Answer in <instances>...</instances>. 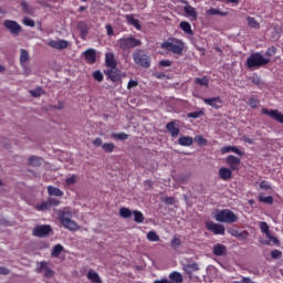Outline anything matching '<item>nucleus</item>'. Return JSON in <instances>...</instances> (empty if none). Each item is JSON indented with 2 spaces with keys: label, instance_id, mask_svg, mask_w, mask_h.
Masks as SVG:
<instances>
[{
  "label": "nucleus",
  "instance_id": "338daca9",
  "mask_svg": "<svg viewBox=\"0 0 283 283\" xmlns=\"http://www.w3.org/2000/svg\"><path fill=\"white\" fill-rule=\"evenodd\" d=\"M0 275H10V269L0 266Z\"/></svg>",
  "mask_w": 283,
  "mask_h": 283
},
{
  "label": "nucleus",
  "instance_id": "f8f14e48",
  "mask_svg": "<svg viewBox=\"0 0 283 283\" xmlns=\"http://www.w3.org/2000/svg\"><path fill=\"white\" fill-rule=\"evenodd\" d=\"M48 45L49 48H53V50H67L70 42L66 40H50Z\"/></svg>",
  "mask_w": 283,
  "mask_h": 283
},
{
  "label": "nucleus",
  "instance_id": "5701e85b",
  "mask_svg": "<svg viewBox=\"0 0 283 283\" xmlns=\"http://www.w3.org/2000/svg\"><path fill=\"white\" fill-rule=\"evenodd\" d=\"M106 59H105V63H106V66L109 69L112 67H116L117 63H116V59L114 57V53L112 52H108L106 53Z\"/></svg>",
  "mask_w": 283,
  "mask_h": 283
},
{
  "label": "nucleus",
  "instance_id": "c03bdc74",
  "mask_svg": "<svg viewBox=\"0 0 283 283\" xmlns=\"http://www.w3.org/2000/svg\"><path fill=\"white\" fill-rule=\"evenodd\" d=\"M260 229H261L262 233H265V235H269V233H271L269 231V224L264 221L260 222Z\"/></svg>",
  "mask_w": 283,
  "mask_h": 283
},
{
  "label": "nucleus",
  "instance_id": "6e6d98bb",
  "mask_svg": "<svg viewBox=\"0 0 283 283\" xmlns=\"http://www.w3.org/2000/svg\"><path fill=\"white\" fill-rule=\"evenodd\" d=\"M49 205L50 207H59V205H61V201L59 199L55 198H49Z\"/></svg>",
  "mask_w": 283,
  "mask_h": 283
},
{
  "label": "nucleus",
  "instance_id": "0e129e2a",
  "mask_svg": "<svg viewBox=\"0 0 283 283\" xmlns=\"http://www.w3.org/2000/svg\"><path fill=\"white\" fill-rule=\"evenodd\" d=\"M21 8H22V10H23V12H24L25 14H30V9L28 8V2L22 1V2H21Z\"/></svg>",
  "mask_w": 283,
  "mask_h": 283
},
{
  "label": "nucleus",
  "instance_id": "ddd939ff",
  "mask_svg": "<svg viewBox=\"0 0 283 283\" xmlns=\"http://www.w3.org/2000/svg\"><path fill=\"white\" fill-rule=\"evenodd\" d=\"M226 163L227 165H229L230 169L232 171H240V158L233 156V155H229L227 158H226Z\"/></svg>",
  "mask_w": 283,
  "mask_h": 283
},
{
  "label": "nucleus",
  "instance_id": "c85d7f7f",
  "mask_svg": "<svg viewBox=\"0 0 283 283\" xmlns=\"http://www.w3.org/2000/svg\"><path fill=\"white\" fill-rule=\"evenodd\" d=\"M126 21L129 23V25H134L136 30H140V21H138V19H135L133 14H127Z\"/></svg>",
  "mask_w": 283,
  "mask_h": 283
},
{
  "label": "nucleus",
  "instance_id": "de8ad7c7",
  "mask_svg": "<svg viewBox=\"0 0 283 283\" xmlns=\"http://www.w3.org/2000/svg\"><path fill=\"white\" fill-rule=\"evenodd\" d=\"M93 78L97 81L98 83H102L103 81V73L101 71H95L93 73Z\"/></svg>",
  "mask_w": 283,
  "mask_h": 283
},
{
  "label": "nucleus",
  "instance_id": "a18cd8bd",
  "mask_svg": "<svg viewBox=\"0 0 283 283\" xmlns=\"http://www.w3.org/2000/svg\"><path fill=\"white\" fill-rule=\"evenodd\" d=\"M113 138H117V140H127V138H129V135L125 133H117L113 134Z\"/></svg>",
  "mask_w": 283,
  "mask_h": 283
},
{
  "label": "nucleus",
  "instance_id": "58836bf2",
  "mask_svg": "<svg viewBox=\"0 0 283 283\" xmlns=\"http://www.w3.org/2000/svg\"><path fill=\"white\" fill-rule=\"evenodd\" d=\"M38 211H48V209H51L50 200L42 201L40 205L36 206Z\"/></svg>",
  "mask_w": 283,
  "mask_h": 283
},
{
  "label": "nucleus",
  "instance_id": "f257e3e1",
  "mask_svg": "<svg viewBox=\"0 0 283 283\" xmlns=\"http://www.w3.org/2000/svg\"><path fill=\"white\" fill-rule=\"evenodd\" d=\"M271 63V59L264 57L262 53H252L245 62L248 70H258L259 67H264V65H269Z\"/></svg>",
  "mask_w": 283,
  "mask_h": 283
},
{
  "label": "nucleus",
  "instance_id": "cd10ccee",
  "mask_svg": "<svg viewBox=\"0 0 283 283\" xmlns=\"http://www.w3.org/2000/svg\"><path fill=\"white\" fill-rule=\"evenodd\" d=\"M219 176L222 180H229L231 179L232 172L231 169L222 167L219 169Z\"/></svg>",
  "mask_w": 283,
  "mask_h": 283
},
{
  "label": "nucleus",
  "instance_id": "c9c22d12",
  "mask_svg": "<svg viewBox=\"0 0 283 283\" xmlns=\"http://www.w3.org/2000/svg\"><path fill=\"white\" fill-rule=\"evenodd\" d=\"M249 28H254L260 30V22L255 20V18L248 17L247 18Z\"/></svg>",
  "mask_w": 283,
  "mask_h": 283
},
{
  "label": "nucleus",
  "instance_id": "a878e982",
  "mask_svg": "<svg viewBox=\"0 0 283 283\" xmlns=\"http://www.w3.org/2000/svg\"><path fill=\"white\" fill-rule=\"evenodd\" d=\"M184 11H185L186 15L191 17L193 19V21H196V19H198V12L196 11V8L187 4L184 8Z\"/></svg>",
  "mask_w": 283,
  "mask_h": 283
},
{
  "label": "nucleus",
  "instance_id": "0eeeda50",
  "mask_svg": "<svg viewBox=\"0 0 283 283\" xmlns=\"http://www.w3.org/2000/svg\"><path fill=\"white\" fill-rule=\"evenodd\" d=\"M3 25L6 30H8L10 34H12V36H19V33L23 31L21 24H19L14 20H4Z\"/></svg>",
  "mask_w": 283,
  "mask_h": 283
},
{
  "label": "nucleus",
  "instance_id": "49530a36",
  "mask_svg": "<svg viewBox=\"0 0 283 283\" xmlns=\"http://www.w3.org/2000/svg\"><path fill=\"white\" fill-rule=\"evenodd\" d=\"M30 94L31 96H33V98H39L41 94H43V90L41 88L31 90Z\"/></svg>",
  "mask_w": 283,
  "mask_h": 283
},
{
  "label": "nucleus",
  "instance_id": "09e8293b",
  "mask_svg": "<svg viewBox=\"0 0 283 283\" xmlns=\"http://www.w3.org/2000/svg\"><path fill=\"white\" fill-rule=\"evenodd\" d=\"M65 182L69 187L76 185V175H72L71 177L66 178Z\"/></svg>",
  "mask_w": 283,
  "mask_h": 283
},
{
  "label": "nucleus",
  "instance_id": "e2e57ef3",
  "mask_svg": "<svg viewBox=\"0 0 283 283\" xmlns=\"http://www.w3.org/2000/svg\"><path fill=\"white\" fill-rule=\"evenodd\" d=\"M94 147H101L103 146V139L101 137H97L93 140Z\"/></svg>",
  "mask_w": 283,
  "mask_h": 283
},
{
  "label": "nucleus",
  "instance_id": "bf43d9fd",
  "mask_svg": "<svg viewBox=\"0 0 283 283\" xmlns=\"http://www.w3.org/2000/svg\"><path fill=\"white\" fill-rule=\"evenodd\" d=\"M266 238L270 240V242H273V244H280V240L271 235V232L266 234Z\"/></svg>",
  "mask_w": 283,
  "mask_h": 283
},
{
  "label": "nucleus",
  "instance_id": "aec40b11",
  "mask_svg": "<svg viewBox=\"0 0 283 283\" xmlns=\"http://www.w3.org/2000/svg\"><path fill=\"white\" fill-rule=\"evenodd\" d=\"M84 59L87 61V63L94 64L96 63V50L88 49L84 52Z\"/></svg>",
  "mask_w": 283,
  "mask_h": 283
},
{
  "label": "nucleus",
  "instance_id": "a211bd4d",
  "mask_svg": "<svg viewBox=\"0 0 283 283\" xmlns=\"http://www.w3.org/2000/svg\"><path fill=\"white\" fill-rule=\"evenodd\" d=\"M77 30L80 31L81 39H85L90 34V25L83 21L77 22Z\"/></svg>",
  "mask_w": 283,
  "mask_h": 283
},
{
  "label": "nucleus",
  "instance_id": "b1692460",
  "mask_svg": "<svg viewBox=\"0 0 283 283\" xmlns=\"http://www.w3.org/2000/svg\"><path fill=\"white\" fill-rule=\"evenodd\" d=\"M184 277L182 274H180V272H172L169 274V283H182L184 282Z\"/></svg>",
  "mask_w": 283,
  "mask_h": 283
},
{
  "label": "nucleus",
  "instance_id": "393cba45",
  "mask_svg": "<svg viewBox=\"0 0 283 283\" xmlns=\"http://www.w3.org/2000/svg\"><path fill=\"white\" fill-rule=\"evenodd\" d=\"M178 144L181 145V147H191L193 145V137L191 136H184L178 139Z\"/></svg>",
  "mask_w": 283,
  "mask_h": 283
},
{
  "label": "nucleus",
  "instance_id": "e433bc0d",
  "mask_svg": "<svg viewBox=\"0 0 283 283\" xmlns=\"http://www.w3.org/2000/svg\"><path fill=\"white\" fill-rule=\"evenodd\" d=\"M147 240H149V242H160V237L155 231H149L147 233Z\"/></svg>",
  "mask_w": 283,
  "mask_h": 283
},
{
  "label": "nucleus",
  "instance_id": "412c9836",
  "mask_svg": "<svg viewBox=\"0 0 283 283\" xmlns=\"http://www.w3.org/2000/svg\"><path fill=\"white\" fill-rule=\"evenodd\" d=\"M228 233H231L233 238H238L239 240H247L249 238V232L247 231H238L235 229L228 230Z\"/></svg>",
  "mask_w": 283,
  "mask_h": 283
},
{
  "label": "nucleus",
  "instance_id": "7c9ffc66",
  "mask_svg": "<svg viewBox=\"0 0 283 283\" xmlns=\"http://www.w3.org/2000/svg\"><path fill=\"white\" fill-rule=\"evenodd\" d=\"M133 216H134V222H137V224L145 222V216L143 214V212L138 210H134Z\"/></svg>",
  "mask_w": 283,
  "mask_h": 283
},
{
  "label": "nucleus",
  "instance_id": "20e7f679",
  "mask_svg": "<svg viewBox=\"0 0 283 283\" xmlns=\"http://www.w3.org/2000/svg\"><path fill=\"white\" fill-rule=\"evenodd\" d=\"M117 45L123 50V52H127L129 50H134V48H139L143 45V42L134 36L120 38L117 41Z\"/></svg>",
  "mask_w": 283,
  "mask_h": 283
},
{
  "label": "nucleus",
  "instance_id": "4d7b16f0",
  "mask_svg": "<svg viewBox=\"0 0 283 283\" xmlns=\"http://www.w3.org/2000/svg\"><path fill=\"white\" fill-rule=\"evenodd\" d=\"M163 202H165L166 205H176V198L166 197V198L163 199Z\"/></svg>",
  "mask_w": 283,
  "mask_h": 283
},
{
  "label": "nucleus",
  "instance_id": "72a5a7b5",
  "mask_svg": "<svg viewBox=\"0 0 283 283\" xmlns=\"http://www.w3.org/2000/svg\"><path fill=\"white\" fill-rule=\"evenodd\" d=\"M102 149L105 154H112L116 149V145L114 143H105L102 145Z\"/></svg>",
  "mask_w": 283,
  "mask_h": 283
},
{
  "label": "nucleus",
  "instance_id": "2eb2a0df",
  "mask_svg": "<svg viewBox=\"0 0 283 283\" xmlns=\"http://www.w3.org/2000/svg\"><path fill=\"white\" fill-rule=\"evenodd\" d=\"M184 271L187 275H189V279L191 280L193 273H196V271H200V266H198V263L186 264L184 265Z\"/></svg>",
  "mask_w": 283,
  "mask_h": 283
},
{
  "label": "nucleus",
  "instance_id": "680f3d73",
  "mask_svg": "<svg viewBox=\"0 0 283 283\" xmlns=\"http://www.w3.org/2000/svg\"><path fill=\"white\" fill-rule=\"evenodd\" d=\"M248 105H250V107L255 109V107H258V101L252 97V98L249 99Z\"/></svg>",
  "mask_w": 283,
  "mask_h": 283
},
{
  "label": "nucleus",
  "instance_id": "39448f33",
  "mask_svg": "<svg viewBox=\"0 0 283 283\" xmlns=\"http://www.w3.org/2000/svg\"><path fill=\"white\" fill-rule=\"evenodd\" d=\"M161 48L164 50H168V52H172V54H182V50H185V42H182V40H172L171 42H163Z\"/></svg>",
  "mask_w": 283,
  "mask_h": 283
},
{
  "label": "nucleus",
  "instance_id": "8fccbe9b",
  "mask_svg": "<svg viewBox=\"0 0 283 283\" xmlns=\"http://www.w3.org/2000/svg\"><path fill=\"white\" fill-rule=\"evenodd\" d=\"M271 258H272V260H280V258H282V251L273 250L271 252Z\"/></svg>",
  "mask_w": 283,
  "mask_h": 283
},
{
  "label": "nucleus",
  "instance_id": "473e14b6",
  "mask_svg": "<svg viewBox=\"0 0 283 283\" xmlns=\"http://www.w3.org/2000/svg\"><path fill=\"white\" fill-rule=\"evenodd\" d=\"M64 248L61 244H55L53 247V250L51 252L52 258H59V255H61V253H63Z\"/></svg>",
  "mask_w": 283,
  "mask_h": 283
},
{
  "label": "nucleus",
  "instance_id": "ea45409f",
  "mask_svg": "<svg viewBox=\"0 0 283 283\" xmlns=\"http://www.w3.org/2000/svg\"><path fill=\"white\" fill-rule=\"evenodd\" d=\"M189 178H191V174L188 172V174H181L177 177V182H181V184H185V182H189Z\"/></svg>",
  "mask_w": 283,
  "mask_h": 283
},
{
  "label": "nucleus",
  "instance_id": "3c124183",
  "mask_svg": "<svg viewBox=\"0 0 283 283\" xmlns=\"http://www.w3.org/2000/svg\"><path fill=\"white\" fill-rule=\"evenodd\" d=\"M276 53H277V48L271 46L265 52V56H275Z\"/></svg>",
  "mask_w": 283,
  "mask_h": 283
},
{
  "label": "nucleus",
  "instance_id": "69168bd1",
  "mask_svg": "<svg viewBox=\"0 0 283 283\" xmlns=\"http://www.w3.org/2000/svg\"><path fill=\"white\" fill-rule=\"evenodd\" d=\"M44 277H54V271H52L50 268L44 270Z\"/></svg>",
  "mask_w": 283,
  "mask_h": 283
},
{
  "label": "nucleus",
  "instance_id": "4be33fe9",
  "mask_svg": "<svg viewBox=\"0 0 283 283\" xmlns=\"http://www.w3.org/2000/svg\"><path fill=\"white\" fill-rule=\"evenodd\" d=\"M28 165L29 167H41L43 165V158L32 155L29 157Z\"/></svg>",
  "mask_w": 283,
  "mask_h": 283
},
{
  "label": "nucleus",
  "instance_id": "37998d69",
  "mask_svg": "<svg viewBox=\"0 0 283 283\" xmlns=\"http://www.w3.org/2000/svg\"><path fill=\"white\" fill-rule=\"evenodd\" d=\"M200 116H205V112L199 111V112H192L187 114L188 118H200Z\"/></svg>",
  "mask_w": 283,
  "mask_h": 283
},
{
  "label": "nucleus",
  "instance_id": "864d4df0",
  "mask_svg": "<svg viewBox=\"0 0 283 283\" xmlns=\"http://www.w3.org/2000/svg\"><path fill=\"white\" fill-rule=\"evenodd\" d=\"M23 23L29 28H34V25H36V22H34V20L31 18H24Z\"/></svg>",
  "mask_w": 283,
  "mask_h": 283
},
{
  "label": "nucleus",
  "instance_id": "7ed1b4c3",
  "mask_svg": "<svg viewBox=\"0 0 283 283\" xmlns=\"http://www.w3.org/2000/svg\"><path fill=\"white\" fill-rule=\"evenodd\" d=\"M60 222L69 231H78V223L72 220V212L70 211H60L59 212Z\"/></svg>",
  "mask_w": 283,
  "mask_h": 283
},
{
  "label": "nucleus",
  "instance_id": "5fc2aeb1",
  "mask_svg": "<svg viewBox=\"0 0 283 283\" xmlns=\"http://www.w3.org/2000/svg\"><path fill=\"white\" fill-rule=\"evenodd\" d=\"M170 244H171V247H172L174 249H178V247H180V244H182V242L180 241L179 238H174V239L171 240Z\"/></svg>",
  "mask_w": 283,
  "mask_h": 283
},
{
  "label": "nucleus",
  "instance_id": "79ce46f5",
  "mask_svg": "<svg viewBox=\"0 0 283 283\" xmlns=\"http://www.w3.org/2000/svg\"><path fill=\"white\" fill-rule=\"evenodd\" d=\"M259 200L260 202H264V205H273V197L271 196L264 197L260 195Z\"/></svg>",
  "mask_w": 283,
  "mask_h": 283
},
{
  "label": "nucleus",
  "instance_id": "052dcab7",
  "mask_svg": "<svg viewBox=\"0 0 283 283\" xmlns=\"http://www.w3.org/2000/svg\"><path fill=\"white\" fill-rule=\"evenodd\" d=\"M159 65H160L161 67H171V61H169V60H161V61L159 62Z\"/></svg>",
  "mask_w": 283,
  "mask_h": 283
},
{
  "label": "nucleus",
  "instance_id": "9d476101",
  "mask_svg": "<svg viewBox=\"0 0 283 283\" xmlns=\"http://www.w3.org/2000/svg\"><path fill=\"white\" fill-rule=\"evenodd\" d=\"M104 74H106V76H108V78H111L113 83H116L120 81V78H123V73H120V71L116 69V66L107 69L106 71H104Z\"/></svg>",
  "mask_w": 283,
  "mask_h": 283
},
{
  "label": "nucleus",
  "instance_id": "603ef678",
  "mask_svg": "<svg viewBox=\"0 0 283 283\" xmlns=\"http://www.w3.org/2000/svg\"><path fill=\"white\" fill-rule=\"evenodd\" d=\"M195 143L198 145H207V139L202 137V135H198L195 137Z\"/></svg>",
  "mask_w": 283,
  "mask_h": 283
},
{
  "label": "nucleus",
  "instance_id": "a19ab883",
  "mask_svg": "<svg viewBox=\"0 0 283 283\" xmlns=\"http://www.w3.org/2000/svg\"><path fill=\"white\" fill-rule=\"evenodd\" d=\"M207 14H210V17H214L216 14H219V15H221V17H227V13L221 12L220 10L213 9V8H210V9L207 11Z\"/></svg>",
  "mask_w": 283,
  "mask_h": 283
},
{
  "label": "nucleus",
  "instance_id": "1a4fd4ad",
  "mask_svg": "<svg viewBox=\"0 0 283 283\" xmlns=\"http://www.w3.org/2000/svg\"><path fill=\"white\" fill-rule=\"evenodd\" d=\"M261 114H265V116H269L273 120H276V123H281V125H283V114H282V112H280L277 109L262 108Z\"/></svg>",
  "mask_w": 283,
  "mask_h": 283
},
{
  "label": "nucleus",
  "instance_id": "f3484780",
  "mask_svg": "<svg viewBox=\"0 0 283 283\" xmlns=\"http://www.w3.org/2000/svg\"><path fill=\"white\" fill-rule=\"evenodd\" d=\"M167 132L171 135L172 138H177L178 134H180V128L176 125L175 122H170L166 125Z\"/></svg>",
  "mask_w": 283,
  "mask_h": 283
},
{
  "label": "nucleus",
  "instance_id": "774afa93",
  "mask_svg": "<svg viewBox=\"0 0 283 283\" xmlns=\"http://www.w3.org/2000/svg\"><path fill=\"white\" fill-rule=\"evenodd\" d=\"M132 87H138V82H137V81H134V80H130V81L128 82L127 88H128V90H132Z\"/></svg>",
  "mask_w": 283,
  "mask_h": 283
},
{
  "label": "nucleus",
  "instance_id": "6ab92c4d",
  "mask_svg": "<svg viewBox=\"0 0 283 283\" xmlns=\"http://www.w3.org/2000/svg\"><path fill=\"white\" fill-rule=\"evenodd\" d=\"M86 277L92 283H103V280L98 275V272H96L94 270H88V272L86 273Z\"/></svg>",
  "mask_w": 283,
  "mask_h": 283
},
{
  "label": "nucleus",
  "instance_id": "9b49d317",
  "mask_svg": "<svg viewBox=\"0 0 283 283\" xmlns=\"http://www.w3.org/2000/svg\"><path fill=\"white\" fill-rule=\"evenodd\" d=\"M208 231L214 233V235H224V226L210 221L206 224Z\"/></svg>",
  "mask_w": 283,
  "mask_h": 283
},
{
  "label": "nucleus",
  "instance_id": "bb28decb",
  "mask_svg": "<svg viewBox=\"0 0 283 283\" xmlns=\"http://www.w3.org/2000/svg\"><path fill=\"white\" fill-rule=\"evenodd\" d=\"M49 196H55L56 198H63V191L54 186H48Z\"/></svg>",
  "mask_w": 283,
  "mask_h": 283
},
{
  "label": "nucleus",
  "instance_id": "f03ea898",
  "mask_svg": "<svg viewBox=\"0 0 283 283\" xmlns=\"http://www.w3.org/2000/svg\"><path fill=\"white\" fill-rule=\"evenodd\" d=\"M214 220H217V222H224L226 224H233L234 222L238 221V217L235 212L229 209H223V210H218L216 212Z\"/></svg>",
  "mask_w": 283,
  "mask_h": 283
},
{
  "label": "nucleus",
  "instance_id": "dca6fc26",
  "mask_svg": "<svg viewBox=\"0 0 283 283\" xmlns=\"http://www.w3.org/2000/svg\"><path fill=\"white\" fill-rule=\"evenodd\" d=\"M212 253H213V255H217L218 258H220L222 255H227V247L222 243H217L213 245Z\"/></svg>",
  "mask_w": 283,
  "mask_h": 283
},
{
  "label": "nucleus",
  "instance_id": "c756f323",
  "mask_svg": "<svg viewBox=\"0 0 283 283\" xmlns=\"http://www.w3.org/2000/svg\"><path fill=\"white\" fill-rule=\"evenodd\" d=\"M179 28H181L186 34H190V36H193V30H191V24L189 22H180Z\"/></svg>",
  "mask_w": 283,
  "mask_h": 283
},
{
  "label": "nucleus",
  "instance_id": "423d86ee",
  "mask_svg": "<svg viewBox=\"0 0 283 283\" xmlns=\"http://www.w3.org/2000/svg\"><path fill=\"white\" fill-rule=\"evenodd\" d=\"M133 59L136 65H140V67L147 69L151 65V59L144 51L138 50L133 53Z\"/></svg>",
  "mask_w": 283,
  "mask_h": 283
},
{
  "label": "nucleus",
  "instance_id": "4c0bfd02",
  "mask_svg": "<svg viewBox=\"0 0 283 283\" xmlns=\"http://www.w3.org/2000/svg\"><path fill=\"white\" fill-rule=\"evenodd\" d=\"M30 61V54L25 50H21L20 52V63L23 65V63H28Z\"/></svg>",
  "mask_w": 283,
  "mask_h": 283
},
{
  "label": "nucleus",
  "instance_id": "6e6552de",
  "mask_svg": "<svg viewBox=\"0 0 283 283\" xmlns=\"http://www.w3.org/2000/svg\"><path fill=\"white\" fill-rule=\"evenodd\" d=\"M52 233V226L43 224L33 229L32 234L34 238H48Z\"/></svg>",
  "mask_w": 283,
  "mask_h": 283
},
{
  "label": "nucleus",
  "instance_id": "4468645a",
  "mask_svg": "<svg viewBox=\"0 0 283 283\" xmlns=\"http://www.w3.org/2000/svg\"><path fill=\"white\" fill-rule=\"evenodd\" d=\"M203 103H206V105H210V107H213L214 109H220L222 99L220 97L203 98Z\"/></svg>",
  "mask_w": 283,
  "mask_h": 283
},
{
  "label": "nucleus",
  "instance_id": "2f4dec72",
  "mask_svg": "<svg viewBox=\"0 0 283 283\" xmlns=\"http://www.w3.org/2000/svg\"><path fill=\"white\" fill-rule=\"evenodd\" d=\"M195 83L196 85H200L201 87H209V78H207V76L196 77Z\"/></svg>",
  "mask_w": 283,
  "mask_h": 283
},
{
  "label": "nucleus",
  "instance_id": "f704fd0d",
  "mask_svg": "<svg viewBox=\"0 0 283 283\" xmlns=\"http://www.w3.org/2000/svg\"><path fill=\"white\" fill-rule=\"evenodd\" d=\"M133 214H134V212H132V211L129 210V208L122 207V208L119 209V216H120V218L128 219V218H130Z\"/></svg>",
  "mask_w": 283,
  "mask_h": 283
},
{
  "label": "nucleus",
  "instance_id": "13d9d810",
  "mask_svg": "<svg viewBox=\"0 0 283 283\" xmlns=\"http://www.w3.org/2000/svg\"><path fill=\"white\" fill-rule=\"evenodd\" d=\"M260 188L263 189L264 191H269V189H271V185H269L268 181H261L260 184Z\"/></svg>",
  "mask_w": 283,
  "mask_h": 283
}]
</instances>
